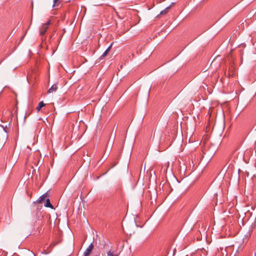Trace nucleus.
Listing matches in <instances>:
<instances>
[{
    "label": "nucleus",
    "instance_id": "f257e3e1",
    "mask_svg": "<svg viewBox=\"0 0 256 256\" xmlns=\"http://www.w3.org/2000/svg\"><path fill=\"white\" fill-rule=\"evenodd\" d=\"M51 23L50 20H48L46 24H44L40 29V35H44L46 31L47 30V29L48 28L49 25Z\"/></svg>",
    "mask_w": 256,
    "mask_h": 256
},
{
    "label": "nucleus",
    "instance_id": "f03ea898",
    "mask_svg": "<svg viewBox=\"0 0 256 256\" xmlns=\"http://www.w3.org/2000/svg\"><path fill=\"white\" fill-rule=\"evenodd\" d=\"M93 247L94 246L92 244H90L89 246L87 248L85 252H84V256H88L90 252H92Z\"/></svg>",
    "mask_w": 256,
    "mask_h": 256
},
{
    "label": "nucleus",
    "instance_id": "7ed1b4c3",
    "mask_svg": "<svg viewBox=\"0 0 256 256\" xmlns=\"http://www.w3.org/2000/svg\"><path fill=\"white\" fill-rule=\"evenodd\" d=\"M112 44H111L107 48V49L103 53V54L100 56V59L102 60L108 54L110 50V49L112 47Z\"/></svg>",
    "mask_w": 256,
    "mask_h": 256
},
{
    "label": "nucleus",
    "instance_id": "20e7f679",
    "mask_svg": "<svg viewBox=\"0 0 256 256\" xmlns=\"http://www.w3.org/2000/svg\"><path fill=\"white\" fill-rule=\"evenodd\" d=\"M47 194H45L40 196L39 198L37 200V202L38 204H42L43 202L46 199Z\"/></svg>",
    "mask_w": 256,
    "mask_h": 256
},
{
    "label": "nucleus",
    "instance_id": "39448f33",
    "mask_svg": "<svg viewBox=\"0 0 256 256\" xmlns=\"http://www.w3.org/2000/svg\"><path fill=\"white\" fill-rule=\"evenodd\" d=\"M58 89V86L56 84H53L50 88L48 90V92L52 93L55 92Z\"/></svg>",
    "mask_w": 256,
    "mask_h": 256
},
{
    "label": "nucleus",
    "instance_id": "423d86ee",
    "mask_svg": "<svg viewBox=\"0 0 256 256\" xmlns=\"http://www.w3.org/2000/svg\"><path fill=\"white\" fill-rule=\"evenodd\" d=\"M170 8H171V5L166 7L164 10H162L161 12H160V14H162V15L166 14L168 13V12Z\"/></svg>",
    "mask_w": 256,
    "mask_h": 256
},
{
    "label": "nucleus",
    "instance_id": "0eeeda50",
    "mask_svg": "<svg viewBox=\"0 0 256 256\" xmlns=\"http://www.w3.org/2000/svg\"><path fill=\"white\" fill-rule=\"evenodd\" d=\"M44 206L46 207H48V208H52V204L50 202V199L48 198V199L46 200V204H44Z\"/></svg>",
    "mask_w": 256,
    "mask_h": 256
},
{
    "label": "nucleus",
    "instance_id": "6e6552de",
    "mask_svg": "<svg viewBox=\"0 0 256 256\" xmlns=\"http://www.w3.org/2000/svg\"><path fill=\"white\" fill-rule=\"evenodd\" d=\"M45 106V104L43 102H40L39 104H38V106H37L36 108V110L38 111H40V110L42 108L44 107V106Z\"/></svg>",
    "mask_w": 256,
    "mask_h": 256
},
{
    "label": "nucleus",
    "instance_id": "1a4fd4ad",
    "mask_svg": "<svg viewBox=\"0 0 256 256\" xmlns=\"http://www.w3.org/2000/svg\"><path fill=\"white\" fill-rule=\"evenodd\" d=\"M108 256H118V254H116L114 251L112 250H109L107 253Z\"/></svg>",
    "mask_w": 256,
    "mask_h": 256
}]
</instances>
